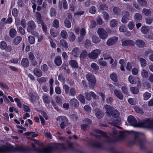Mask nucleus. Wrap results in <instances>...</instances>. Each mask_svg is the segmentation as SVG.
I'll return each mask as SVG.
<instances>
[{"label": "nucleus", "instance_id": "obj_36", "mask_svg": "<svg viewBox=\"0 0 153 153\" xmlns=\"http://www.w3.org/2000/svg\"><path fill=\"white\" fill-rule=\"evenodd\" d=\"M87 54V52L86 50H84L82 51L79 56L80 59H82L85 58L86 57Z\"/></svg>", "mask_w": 153, "mask_h": 153}, {"label": "nucleus", "instance_id": "obj_24", "mask_svg": "<svg viewBox=\"0 0 153 153\" xmlns=\"http://www.w3.org/2000/svg\"><path fill=\"white\" fill-rule=\"evenodd\" d=\"M142 13L146 16H150L151 14V11L149 9L143 8L142 10Z\"/></svg>", "mask_w": 153, "mask_h": 153}, {"label": "nucleus", "instance_id": "obj_62", "mask_svg": "<svg viewBox=\"0 0 153 153\" xmlns=\"http://www.w3.org/2000/svg\"><path fill=\"white\" fill-rule=\"evenodd\" d=\"M102 16L105 20H107L109 18V16L108 14L106 12H103L102 13Z\"/></svg>", "mask_w": 153, "mask_h": 153}, {"label": "nucleus", "instance_id": "obj_22", "mask_svg": "<svg viewBox=\"0 0 153 153\" xmlns=\"http://www.w3.org/2000/svg\"><path fill=\"white\" fill-rule=\"evenodd\" d=\"M36 18L39 24H41L43 22L41 14L38 12L36 13Z\"/></svg>", "mask_w": 153, "mask_h": 153}, {"label": "nucleus", "instance_id": "obj_37", "mask_svg": "<svg viewBox=\"0 0 153 153\" xmlns=\"http://www.w3.org/2000/svg\"><path fill=\"white\" fill-rule=\"evenodd\" d=\"M17 32L14 28H11L9 31V35L12 38L14 37L16 34Z\"/></svg>", "mask_w": 153, "mask_h": 153}, {"label": "nucleus", "instance_id": "obj_32", "mask_svg": "<svg viewBox=\"0 0 153 153\" xmlns=\"http://www.w3.org/2000/svg\"><path fill=\"white\" fill-rule=\"evenodd\" d=\"M139 61L140 62L141 66L142 68L145 67L147 65V62L146 59L143 58H139Z\"/></svg>", "mask_w": 153, "mask_h": 153}, {"label": "nucleus", "instance_id": "obj_63", "mask_svg": "<svg viewBox=\"0 0 153 153\" xmlns=\"http://www.w3.org/2000/svg\"><path fill=\"white\" fill-rule=\"evenodd\" d=\"M137 1L139 4L142 6H145L147 4L146 1L145 0H137Z\"/></svg>", "mask_w": 153, "mask_h": 153}, {"label": "nucleus", "instance_id": "obj_33", "mask_svg": "<svg viewBox=\"0 0 153 153\" xmlns=\"http://www.w3.org/2000/svg\"><path fill=\"white\" fill-rule=\"evenodd\" d=\"M60 44L65 48H67L68 47V45L66 41L63 39H62L60 41Z\"/></svg>", "mask_w": 153, "mask_h": 153}, {"label": "nucleus", "instance_id": "obj_3", "mask_svg": "<svg viewBox=\"0 0 153 153\" xmlns=\"http://www.w3.org/2000/svg\"><path fill=\"white\" fill-rule=\"evenodd\" d=\"M32 146L33 148V150L39 153H51L52 152V148L50 146L43 148H39L36 149L35 146L33 143L32 144Z\"/></svg>", "mask_w": 153, "mask_h": 153}, {"label": "nucleus", "instance_id": "obj_41", "mask_svg": "<svg viewBox=\"0 0 153 153\" xmlns=\"http://www.w3.org/2000/svg\"><path fill=\"white\" fill-rule=\"evenodd\" d=\"M22 38L20 36H16L13 40L14 43L16 45H18L21 41Z\"/></svg>", "mask_w": 153, "mask_h": 153}, {"label": "nucleus", "instance_id": "obj_55", "mask_svg": "<svg viewBox=\"0 0 153 153\" xmlns=\"http://www.w3.org/2000/svg\"><path fill=\"white\" fill-rule=\"evenodd\" d=\"M61 37L64 39H66L67 37V33L66 30H63L62 31L61 34Z\"/></svg>", "mask_w": 153, "mask_h": 153}, {"label": "nucleus", "instance_id": "obj_38", "mask_svg": "<svg viewBox=\"0 0 153 153\" xmlns=\"http://www.w3.org/2000/svg\"><path fill=\"white\" fill-rule=\"evenodd\" d=\"M143 100H147L150 98L151 96V94L149 92H146L143 94Z\"/></svg>", "mask_w": 153, "mask_h": 153}, {"label": "nucleus", "instance_id": "obj_29", "mask_svg": "<svg viewBox=\"0 0 153 153\" xmlns=\"http://www.w3.org/2000/svg\"><path fill=\"white\" fill-rule=\"evenodd\" d=\"M95 110L96 112L95 115L99 119L101 118L103 116L102 112L98 109H96Z\"/></svg>", "mask_w": 153, "mask_h": 153}, {"label": "nucleus", "instance_id": "obj_4", "mask_svg": "<svg viewBox=\"0 0 153 153\" xmlns=\"http://www.w3.org/2000/svg\"><path fill=\"white\" fill-rule=\"evenodd\" d=\"M56 120L57 121L61 122L60 126L62 129L64 128L68 124V119L64 116L58 117L56 119Z\"/></svg>", "mask_w": 153, "mask_h": 153}, {"label": "nucleus", "instance_id": "obj_51", "mask_svg": "<svg viewBox=\"0 0 153 153\" xmlns=\"http://www.w3.org/2000/svg\"><path fill=\"white\" fill-rule=\"evenodd\" d=\"M50 14L51 17L55 16L56 15V12L54 8L52 7L50 10Z\"/></svg>", "mask_w": 153, "mask_h": 153}, {"label": "nucleus", "instance_id": "obj_17", "mask_svg": "<svg viewBox=\"0 0 153 153\" xmlns=\"http://www.w3.org/2000/svg\"><path fill=\"white\" fill-rule=\"evenodd\" d=\"M114 93L117 97L120 100L123 99V94L120 91L117 89H115L114 90Z\"/></svg>", "mask_w": 153, "mask_h": 153}, {"label": "nucleus", "instance_id": "obj_34", "mask_svg": "<svg viewBox=\"0 0 153 153\" xmlns=\"http://www.w3.org/2000/svg\"><path fill=\"white\" fill-rule=\"evenodd\" d=\"M130 89L131 92L133 94H137L139 91V89L137 87H131Z\"/></svg>", "mask_w": 153, "mask_h": 153}, {"label": "nucleus", "instance_id": "obj_64", "mask_svg": "<svg viewBox=\"0 0 153 153\" xmlns=\"http://www.w3.org/2000/svg\"><path fill=\"white\" fill-rule=\"evenodd\" d=\"M121 90L123 93L127 94L128 93V89L126 86H124L122 87Z\"/></svg>", "mask_w": 153, "mask_h": 153}, {"label": "nucleus", "instance_id": "obj_30", "mask_svg": "<svg viewBox=\"0 0 153 153\" xmlns=\"http://www.w3.org/2000/svg\"><path fill=\"white\" fill-rule=\"evenodd\" d=\"M21 64L24 67H27L29 65L27 59L26 58H23L21 61Z\"/></svg>", "mask_w": 153, "mask_h": 153}, {"label": "nucleus", "instance_id": "obj_58", "mask_svg": "<svg viewBox=\"0 0 153 153\" xmlns=\"http://www.w3.org/2000/svg\"><path fill=\"white\" fill-rule=\"evenodd\" d=\"M109 58H106L105 57V59H108L110 60V63L111 64H112V67H115L116 65V63H115V62H114V64H112L114 62V60L111 57H108Z\"/></svg>", "mask_w": 153, "mask_h": 153}, {"label": "nucleus", "instance_id": "obj_57", "mask_svg": "<svg viewBox=\"0 0 153 153\" xmlns=\"http://www.w3.org/2000/svg\"><path fill=\"white\" fill-rule=\"evenodd\" d=\"M65 26L67 28H69L71 26L70 22L67 19H65L64 21Z\"/></svg>", "mask_w": 153, "mask_h": 153}, {"label": "nucleus", "instance_id": "obj_52", "mask_svg": "<svg viewBox=\"0 0 153 153\" xmlns=\"http://www.w3.org/2000/svg\"><path fill=\"white\" fill-rule=\"evenodd\" d=\"M69 86L66 84H64L63 85V88L65 91V94H69Z\"/></svg>", "mask_w": 153, "mask_h": 153}, {"label": "nucleus", "instance_id": "obj_12", "mask_svg": "<svg viewBox=\"0 0 153 153\" xmlns=\"http://www.w3.org/2000/svg\"><path fill=\"white\" fill-rule=\"evenodd\" d=\"M27 31L29 32H31L33 30L35 29L36 25L34 22L33 21L28 22L27 24Z\"/></svg>", "mask_w": 153, "mask_h": 153}, {"label": "nucleus", "instance_id": "obj_18", "mask_svg": "<svg viewBox=\"0 0 153 153\" xmlns=\"http://www.w3.org/2000/svg\"><path fill=\"white\" fill-rule=\"evenodd\" d=\"M118 21L116 19H113L111 20L109 22V25L111 27H116L118 25Z\"/></svg>", "mask_w": 153, "mask_h": 153}, {"label": "nucleus", "instance_id": "obj_53", "mask_svg": "<svg viewBox=\"0 0 153 153\" xmlns=\"http://www.w3.org/2000/svg\"><path fill=\"white\" fill-rule=\"evenodd\" d=\"M113 12L115 14L118 15L120 13V10L117 7H114L113 8Z\"/></svg>", "mask_w": 153, "mask_h": 153}, {"label": "nucleus", "instance_id": "obj_19", "mask_svg": "<svg viewBox=\"0 0 153 153\" xmlns=\"http://www.w3.org/2000/svg\"><path fill=\"white\" fill-rule=\"evenodd\" d=\"M69 103L71 106L74 107H77L79 105L78 102L75 98H73L71 99Z\"/></svg>", "mask_w": 153, "mask_h": 153}, {"label": "nucleus", "instance_id": "obj_6", "mask_svg": "<svg viewBox=\"0 0 153 153\" xmlns=\"http://www.w3.org/2000/svg\"><path fill=\"white\" fill-rule=\"evenodd\" d=\"M143 134L140 132H135L134 133L135 139L134 143H136L140 146L142 145V136Z\"/></svg>", "mask_w": 153, "mask_h": 153}, {"label": "nucleus", "instance_id": "obj_61", "mask_svg": "<svg viewBox=\"0 0 153 153\" xmlns=\"http://www.w3.org/2000/svg\"><path fill=\"white\" fill-rule=\"evenodd\" d=\"M50 33L54 37H56L57 35V33L56 32L55 30L53 28L51 29L50 30Z\"/></svg>", "mask_w": 153, "mask_h": 153}, {"label": "nucleus", "instance_id": "obj_43", "mask_svg": "<svg viewBox=\"0 0 153 153\" xmlns=\"http://www.w3.org/2000/svg\"><path fill=\"white\" fill-rule=\"evenodd\" d=\"M89 12L93 14H95L96 13V8L94 6L91 7L89 9Z\"/></svg>", "mask_w": 153, "mask_h": 153}, {"label": "nucleus", "instance_id": "obj_54", "mask_svg": "<svg viewBox=\"0 0 153 153\" xmlns=\"http://www.w3.org/2000/svg\"><path fill=\"white\" fill-rule=\"evenodd\" d=\"M148 28L145 26L142 27L141 29V32L144 34H146L148 32Z\"/></svg>", "mask_w": 153, "mask_h": 153}, {"label": "nucleus", "instance_id": "obj_47", "mask_svg": "<svg viewBox=\"0 0 153 153\" xmlns=\"http://www.w3.org/2000/svg\"><path fill=\"white\" fill-rule=\"evenodd\" d=\"M119 138L115 139V141H119L125 136V133L123 131H119Z\"/></svg>", "mask_w": 153, "mask_h": 153}, {"label": "nucleus", "instance_id": "obj_9", "mask_svg": "<svg viewBox=\"0 0 153 153\" xmlns=\"http://www.w3.org/2000/svg\"><path fill=\"white\" fill-rule=\"evenodd\" d=\"M85 95L86 100L89 101L91 99V96L95 99H97L98 97L96 94L92 91H90L89 93L85 92Z\"/></svg>", "mask_w": 153, "mask_h": 153}, {"label": "nucleus", "instance_id": "obj_31", "mask_svg": "<svg viewBox=\"0 0 153 153\" xmlns=\"http://www.w3.org/2000/svg\"><path fill=\"white\" fill-rule=\"evenodd\" d=\"M69 63L72 67L77 68L78 67L77 63L74 60H71L69 61Z\"/></svg>", "mask_w": 153, "mask_h": 153}, {"label": "nucleus", "instance_id": "obj_59", "mask_svg": "<svg viewBox=\"0 0 153 153\" xmlns=\"http://www.w3.org/2000/svg\"><path fill=\"white\" fill-rule=\"evenodd\" d=\"M135 25L134 23L132 22H130L127 25V26L129 29L132 30L134 28Z\"/></svg>", "mask_w": 153, "mask_h": 153}, {"label": "nucleus", "instance_id": "obj_5", "mask_svg": "<svg viewBox=\"0 0 153 153\" xmlns=\"http://www.w3.org/2000/svg\"><path fill=\"white\" fill-rule=\"evenodd\" d=\"M97 134H94V136L97 138H100L101 136L106 138L105 141L108 143H111L113 141L110 138L108 137L106 134L102 132V131L98 129H96L95 130Z\"/></svg>", "mask_w": 153, "mask_h": 153}, {"label": "nucleus", "instance_id": "obj_16", "mask_svg": "<svg viewBox=\"0 0 153 153\" xmlns=\"http://www.w3.org/2000/svg\"><path fill=\"white\" fill-rule=\"evenodd\" d=\"M91 71L93 73L96 74L99 69V67L96 63L93 62L91 65Z\"/></svg>", "mask_w": 153, "mask_h": 153}, {"label": "nucleus", "instance_id": "obj_26", "mask_svg": "<svg viewBox=\"0 0 153 153\" xmlns=\"http://www.w3.org/2000/svg\"><path fill=\"white\" fill-rule=\"evenodd\" d=\"M134 19L135 21L139 22L142 19V16L140 14L136 13L134 16Z\"/></svg>", "mask_w": 153, "mask_h": 153}, {"label": "nucleus", "instance_id": "obj_49", "mask_svg": "<svg viewBox=\"0 0 153 153\" xmlns=\"http://www.w3.org/2000/svg\"><path fill=\"white\" fill-rule=\"evenodd\" d=\"M47 78L43 77L41 78H39L37 79V81L40 84L45 83L46 82Z\"/></svg>", "mask_w": 153, "mask_h": 153}, {"label": "nucleus", "instance_id": "obj_35", "mask_svg": "<svg viewBox=\"0 0 153 153\" xmlns=\"http://www.w3.org/2000/svg\"><path fill=\"white\" fill-rule=\"evenodd\" d=\"M110 77L111 79L114 82H117V74L114 73H112L110 75Z\"/></svg>", "mask_w": 153, "mask_h": 153}, {"label": "nucleus", "instance_id": "obj_13", "mask_svg": "<svg viewBox=\"0 0 153 153\" xmlns=\"http://www.w3.org/2000/svg\"><path fill=\"white\" fill-rule=\"evenodd\" d=\"M122 45L123 46H133L135 44V42L131 40H123L122 41Z\"/></svg>", "mask_w": 153, "mask_h": 153}, {"label": "nucleus", "instance_id": "obj_1", "mask_svg": "<svg viewBox=\"0 0 153 153\" xmlns=\"http://www.w3.org/2000/svg\"><path fill=\"white\" fill-rule=\"evenodd\" d=\"M128 121L131 125L135 127H142L153 129V120L151 121L148 120L137 123L134 117L130 116L128 117Z\"/></svg>", "mask_w": 153, "mask_h": 153}, {"label": "nucleus", "instance_id": "obj_15", "mask_svg": "<svg viewBox=\"0 0 153 153\" xmlns=\"http://www.w3.org/2000/svg\"><path fill=\"white\" fill-rule=\"evenodd\" d=\"M87 80L91 83H95L96 82V79L94 76L90 73L87 74L86 75Z\"/></svg>", "mask_w": 153, "mask_h": 153}, {"label": "nucleus", "instance_id": "obj_21", "mask_svg": "<svg viewBox=\"0 0 153 153\" xmlns=\"http://www.w3.org/2000/svg\"><path fill=\"white\" fill-rule=\"evenodd\" d=\"M141 75L143 78H146L149 76V73L147 70L143 68L141 71Z\"/></svg>", "mask_w": 153, "mask_h": 153}, {"label": "nucleus", "instance_id": "obj_8", "mask_svg": "<svg viewBox=\"0 0 153 153\" xmlns=\"http://www.w3.org/2000/svg\"><path fill=\"white\" fill-rule=\"evenodd\" d=\"M97 33L100 37L102 39H106L108 36V35L105 30L103 28L100 27L97 31Z\"/></svg>", "mask_w": 153, "mask_h": 153}, {"label": "nucleus", "instance_id": "obj_14", "mask_svg": "<svg viewBox=\"0 0 153 153\" xmlns=\"http://www.w3.org/2000/svg\"><path fill=\"white\" fill-rule=\"evenodd\" d=\"M84 122L87 123L86 124H83L81 125V129L84 131H86L89 128V124L91 123V120L89 119H86L84 120Z\"/></svg>", "mask_w": 153, "mask_h": 153}, {"label": "nucleus", "instance_id": "obj_42", "mask_svg": "<svg viewBox=\"0 0 153 153\" xmlns=\"http://www.w3.org/2000/svg\"><path fill=\"white\" fill-rule=\"evenodd\" d=\"M69 39L71 41H73L75 39V36L74 34L72 32L69 33Z\"/></svg>", "mask_w": 153, "mask_h": 153}, {"label": "nucleus", "instance_id": "obj_40", "mask_svg": "<svg viewBox=\"0 0 153 153\" xmlns=\"http://www.w3.org/2000/svg\"><path fill=\"white\" fill-rule=\"evenodd\" d=\"M128 81L130 83L132 84H135L137 82L136 79L132 76H129Z\"/></svg>", "mask_w": 153, "mask_h": 153}, {"label": "nucleus", "instance_id": "obj_27", "mask_svg": "<svg viewBox=\"0 0 153 153\" xmlns=\"http://www.w3.org/2000/svg\"><path fill=\"white\" fill-rule=\"evenodd\" d=\"M54 62L57 65H60L62 63L61 57L60 56L56 57L54 59Z\"/></svg>", "mask_w": 153, "mask_h": 153}, {"label": "nucleus", "instance_id": "obj_11", "mask_svg": "<svg viewBox=\"0 0 153 153\" xmlns=\"http://www.w3.org/2000/svg\"><path fill=\"white\" fill-rule=\"evenodd\" d=\"M118 40V38L116 36H114L109 39L106 42L107 45L111 46L115 44Z\"/></svg>", "mask_w": 153, "mask_h": 153}, {"label": "nucleus", "instance_id": "obj_20", "mask_svg": "<svg viewBox=\"0 0 153 153\" xmlns=\"http://www.w3.org/2000/svg\"><path fill=\"white\" fill-rule=\"evenodd\" d=\"M42 98L45 103L48 104H49L50 103L51 100L50 97L48 95L46 94H43Z\"/></svg>", "mask_w": 153, "mask_h": 153}, {"label": "nucleus", "instance_id": "obj_46", "mask_svg": "<svg viewBox=\"0 0 153 153\" xmlns=\"http://www.w3.org/2000/svg\"><path fill=\"white\" fill-rule=\"evenodd\" d=\"M76 93L75 89L74 88H71L69 91V95L72 96H74L76 95Z\"/></svg>", "mask_w": 153, "mask_h": 153}, {"label": "nucleus", "instance_id": "obj_50", "mask_svg": "<svg viewBox=\"0 0 153 153\" xmlns=\"http://www.w3.org/2000/svg\"><path fill=\"white\" fill-rule=\"evenodd\" d=\"M28 39L29 43L30 44H33L35 43V38L33 36H29L28 37Z\"/></svg>", "mask_w": 153, "mask_h": 153}, {"label": "nucleus", "instance_id": "obj_2", "mask_svg": "<svg viewBox=\"0 0 153 153\" xmlns=\"http://www.w3.org/2000/svg\"><path fill=\"white\" fill-rule=\"evenodd\" d=\"M105 108L106 110L105 113L109 117L112 116L113 117H117L119 115V113L117 110H114L112 111V108L109 105H105Z\"/></svg>", "mask_w": 153, "mask_h": 153}, {"label": "nucleus", "instance_id": "obj_44", "mask_svg": "<svg viewBox=\"0 0 153 153\" xmlns=\"http://www.w3.org/2000/svg\"><path fill=\"white\" fill-rule=\"evenodd\" d=\"M98 62L99 64L101 66H105L107 65L106 62L103 60V58H101L99 59Z\"/></svg>", "mask_w": 153, "mask_h": 153}, {"label": "nucleus", "instance_id": "obj_45", "mask_svg": "<svg viewBox=\"0 0 153 153\" xmlns=\"http://www.w3.org/2000/svg\"><path fill=\"white\" fill-rule=\"evenodd\" d=\"M100 41V39L97 36H94L92 37V41L94 43H98Z\"/></svg>", "mask_w": 153, "mask_h": 153}, {"label": "nucleus", "instance_id": "obj_28", "mask_svg": "<svg viewBox=\"0 0 153 153\" xmlns=\"http://www.w3.org/2000/svg\"><path fill=\"white\" fill-rule=\"evenodd\" d=\"M34 74L38 77H40L42 75V73L41 71L39 69L35 68L33 70Z\"/></svg>", "mask_w": 153, "mask_h": 153}, {"label": "nucleus", "instance_id": "obj_23", "mask_svg": "<svg viewBox=\"0 0 153 153\" xmlns=\"http://www.w3.org/2000/svg\"><path fill=\"white\" fill-rule=\"evenodd\" d=\"M135 44H136V45L140 48L143 47L145 45V43L144 41L140 39H138L136 41Z\"/></svg>", "mask_w": 153, "mask_h": 153}, {"label": "nucleus", "instance_id": "obj_56", "mask_svg": "<svg viewBox=\"0 0 153 153\" xmlns=\"http://www.w3.org/2000/svg\"><path fill=\"white\" fill-rule=\"evenodd\" d=\"M7 44L4 41H2L0 43V48L2 50L4 49L7 47Z\"/></svg>", "mask_w": 153, "mask_h": 153}, {"label": "nucleus", "instance_id": "obj_48", "mask_svg": "<svg viewBox=\"0 0 153 153\" xmlns=\"http://www.w3.org/2000/svg\"><path fill=\"white\" fill-rule=\"evenodd\" d=\"M77 98L82 103L85 102V99L84 96L81 94H79L77 97Z\"/></svg>", "mask_w": 153, "mask_h": 153}, {"label": "nucleus", "instance_id": "obj_25", "mask_svg": "<svg viewBox=\"0 0 153 153\" xmlns=\"http://www.w3.org/2000/svg\"><path fill=\"white\" fill-rule=\"evenodd\" d=\"M79 53V50L78 48L76 47L72 50L71 53L75 57H77Z\"/></svg>", "mask_w": 153, "mask_h": 153}, {"label": "nucleus", "instance_id": "obj_60", "mask_svg": "<svg viewBox=\"0 0 153 153\" xmlns=\"http://www.w3.org/2000/svg\"><path fill=\"white\" fill-rule=\"evenodd\" d=\"M53 26L56 28H58L59 26V21L57 19H55L53 22Z\"/></svg>", "mask_w": 153, "mask_h": 153}, {"label": "nucleus", "instance_id": "obj_7", "mask_svg": "<svg viewBox=\"0 0 153 153\" xmlns=\"http://www.w3.org/2000/svg\"><path fill=\"white\" fill-rule=\"evenodd\" d=\"M101 51L99 49H96L92 50L91 52L88 54V57L91 59H94L97 58L100 54Z\"/></svg>", "mask_w": 153, "mask_h": 153}, {"label": "nucleus", "instance_id": "obj_10", "mask_svg": "<svg viewBox=\"0 0 153 153\" xmlns=\"http://www.w3.org/2000/svg\"><path fill=\"white\" fill-rule=\"evenodd\" d=\"M122 15L121 22L123 23H126L129 20V13L127 11H124L122 13Z\"/></svg>", "mask_w": 153, "mask_h": 153}, {"label": "nucleus", "instance_id": "obj_39", "mask_svg": "<svg viewBox=\"0 0 153 153\" xmlns=\"http://www.w3.org/2000/svg\"><path fill=\"white\" fill-rule=\"evenodd\" d=\"M33 35L38 37V41L39 42H40L43 39V36L39 34L37 32H34Z\"/></svg>", "mask_w": 153, "mask_h": 153}]
</instances>
